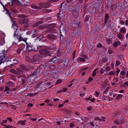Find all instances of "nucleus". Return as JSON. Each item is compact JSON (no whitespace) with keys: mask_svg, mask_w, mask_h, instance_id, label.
I'll use <instances>...</instances> for the list:
<instances>
[{"mask_svg":"<svg viewBox=\"0 0 128 128\" xmlns=\"http://www.w3.org/2000/svg\"><path fill=\"white\" fill-rule=\"evenodd\" d=\"M72 0H67L66 1H65L63 3H62L61 4V6H62L64 5L65 4V6H66L69 3L71 2Z\"/></svg>","mask_w":128,"mask_h":128,"instance_id":"6e6552de","label":"nucleus"},{"mask_svg":"<svg viewBox=\"0 0 128 128\" xmlns=\"http://www.w3.org/2000/svg\"><path fill=\"white\" fill-rule=\"evenodd\" d=\"M100 73L102 74L104 72V70L102 68H101L100 70Z\"/></svg>","mask_w":128,"mask_h":128,"instance_id":"a18cd8bd","label":"nucleus"},{"mask_svg":"<svg viewBox=\"0 0 128 128\" xmlns=\"http://www.w3.org/2000/svg\"><path fill=\"white\" fill-rule=\"evenodd\" d=\"M108 82V81L107 79H106L104 80V84H106Z\"/></svg>","mask_w":128,"mask_h":128,"instance_id":"c03bdc74","label":"nucleus"},{"mask_svg":"<svg viewBox=\"0 0 128 128\" xmlns=\"http://www.w3.org/2000/svg\"><path fill=\"white\" fill-rule=\"evenodd\" d=\"M6 84L8 86L11 87L13 86L14 83L12 82L9 81L7 82L6 83Z\"/></svg>","mask_w":128,"mask_h":128,"instance_id":"0eeeda50","label":"nucleus"},{"mask_svg":"<svg viewBox=\"0 0 128 128\" xmlns=\"http://www.w3.org/2000/svg\"><path fill=\"white\" fill-rule=\"evenodd\" d=\"M56 24H50L48 26V28H52L56 26Z\"/></svg>","mask_w":128,"mask_h":128,"instance_id":"a878e982","label":"nucleus"},{"mask_svg":"<svg viewBox=\"0 0 128 128\" xmlns=\"http://www.w3.org/2000/svg\"><path fill=\"white\" fill-rule=\"evenodd\" d=\"M124 84L125 85H128V81H127L126 82H125Z\"/></svg>","mask_w":128,"mask_h":128,"instance_id":"774afa93","label":"nucleus"},{"mask_svg":"<svg viewBox=\"0 0 128 128\" xmlns=\"http://www.w3.org/2000/svg\"><path fill=\"white\" fill-rule=\"evenodd\" d=\"M10 72L12 73L15 74H18V72L16 71L15 70L13 69H10Z\"/></svg>","mask_w":128,"mask_h":128,"instance_id":"aec40b11","label":"nucleus"},{"mask_svg":"<svg viewBox=\"0 0 128 128\" xmlns=\"http://www.w3.org/2000/svg\"><path fill=\"white\" fill-rule=\"evenodd\" d=\"M120 41L115 42L113 44V46L115 47H116L120 45Z\"/></svg>","mask_w":128,"mask_h":128,"instance_id":"ddd939ff","label":"nucleus"},{"mask_svg":"<svg viewBox=\"0 0 128 128\" xmlns=\"http://www.w3.org/2000/svg\"><path fill=\"white\" fill-rule=\"evenodd\" d=\"M50 4L46 2H41L38 4V6L40 9L42 8H46L50 6Z\"/></svg>","mask_w":128,"mask_h":128,"instance_id":"7ed1b4c3","label":"nucleus"},{"mask_svg":"<svg viewBox=\"0 0 128 128\" xmlns=\"http://www.w3.org/2000/svg\"><path fill=\"white\" fill-rule=\"evenodd\" d=\"M2 125L6 126V127L5 128H13L12 126H10L9 125L8 126L2 124Z\"/></svg>","mask_w":128,"mask_h":128,"instance_id":"7c9ffc66","label":"nucleus"},{"mask_svg":"<svg viewBox=\"0 0 128 128\" xmlns=\"http://www.w3.org/2000/svg\"><path fill=\"white\" fill-rule=\"evenodd\" d=\"M32 58L34 61H36L37 60H39V55L38 54H36Z\"/></svg>","mask_w":128,"mask_h":128,"instance_id":"423d86ee","label":"nucleus"},{"mask_svg":"<svg viewBox=\"0 0 128 128\" xmlns=\"http://www.w3.org/2000/svg\"><path fill=\"white\" fill-rule=\"evenodd\" d=\"M125 25L126 26L128 25V18H127L126 20Z\"/></svg>","mask_w":128,"mask_h":128,"instance_id":"49530a36","label":"nucleus"},{"mask_svg":"<svg viewBox=\"0 0 128 128\" xmlns=\"http://www.w3.org/2000/svg\"><path fill=\"white\" fill-rule=\"evenodd\" d=\"M107 60L106 58H103L102 60V62H107Z\"/></svg>","mask_w":128,"mask_h":128,"instance_id":"79ce46f5","label":"nucleus"},{"mask_svg":"<svg viewBox=\"0 0 128 128\" xmlns=\"http://www.w3.org/2000/svg\"><path fill=\"white\" fill-rule=\"evenodd\" d=\"M10 90V88H8L7 86H6L5 89L4 90V92L8 91L9 90Z\"/></svg>","mask_w":128,"mask_h":128,"instance_id":"2f4dec72","label":"nucleus"},{"mask_svg":"<svg viewBox=\"0 0 128 128\" xmlns=\"http://www.w3.org/2000/svg\"><path fill=\"white\" fill-rule=\"evenodd\" d=\"M89 16H86L85 18V20L86 21H88L89 19Z\"/></svg>","mask_w":128,"mask_h":128,"instance_id":"58836bf2","label":"nucleus"},{"mask_svg":"<svg viewBox=\"0 0 128 128\" xmlns=\"http://www.w3.org/2000/svg\"><path fill=\"white\" fill-rule=\"evenodd\" d=\"M80 60L82 62H84L85 61V60L83 58H80Z\"/></svg>","mask_w":128,"mask_h":128,"instance_id":"e433bc0d","label":"nucleus"},{"mask_svg":"<svg viewBox=\"0 0 128 128\" xmlns=\"http://www.w3.org/2000/svg\"><path fill=\"white\" fill-rule=\"evenodd\" d=\"M45 11L48 12H51L52 11V10H45Z\"/></svg>","mask_w":128,"mask_h":128,"instance_id":"8fccbe9b","label":"nucleus"},{"mask_svg":"<svg viewBox=\"0 0 128 128\" xmlns=\"http://www.w3.org/2000/svg\"><path fill=\"white\" fill-rule=\"evenodd\" d=\"M68 11H70L71 12H73L74 10L72 8H70L68 9Z\"/></svg>","mask_w":128,"mask_h":128,"instance_id":"3c124183","label":"nucleus"},{"mask_svg":"<svg viewBox=\"0 0 128 128\" xmlns=\"http://www.w3.org/2000/svg\"><path fill=\"white\" fill-rule=\"evenodd\" d=\"M72 26L73 27L75 26H74L75 27L79 28L81 27L82 25L79 22L77 24H72Z\"/></svg>","mask_w":128,"mask_h":128,"instance_id":"1a4fd4ad","label":"nucleus"},{"mask_svg":"<svg viewBox=\"0 0 128 128\" xmlns=\"http://www.w3.org/2000/svg\"><path fill=\"white\" fill-rule=\"evenodd\" d=\"M23 24H26L28 22V20L26 18H24L23 19Z\"/></svg>","mask_w":128,"mask_h":128,"instance_id":"4be33fe9","label":"nucleus"},{"mask_svg":"<svg viewBox=\"0 0 128 128\" xmlns=\"http://www.w3.org/2000/svg\"><path fill=\"white\" fill-rule=\"evenodd\" d=\"M48 31L50 33L54 32V30L53 29H52L50 30H49Z\"/></svg>","mask_w":128,"mask_h":128,"instance_id":"69168bd1","label":"nucleus"},{"mask_svg":"<svg viewBox=\"0 0 128 128\" xmlns=\"http://www.w3.org/2000/svg\"><path fill=\"white\" fill-rule=\"evenodd\" d=\"M3 40L2 38L0 37V45H2L3 44Z\"/></svg>","mask_w":128,"mask_h":128,"instance_id":"72a5a7b5","label":"nucleus"},{"mask_svg":"<svg viewBox=\"0 0 128 128\" xmlns=\"http://www.w3.org/2000/svg\"><path fill=\"white\" fill-rule=\"evenodd\" d=\"M102 45L101 43H98L97 46L98 48H101L102 47Z\"/></svg>","mask_w":128,"mask_h":128,"instance_id":"f704fd0d","label":"nucleus"},{"mask_svg":"<svg viewBox=\"0 0 128 128\" xmlns=\"http://www.w3.org/2000/svg\"><path fill=\"white\" fill-rule=\"evenodd\" d=\"M99 93L98 92H95V95L96 96H97L99 95Z\"/></svg>","mask_w":128,"mask_h":128,"instance_id":"bf43d9fd","label":"nucleus"},{"mask_svg":"<svg viewBox=\"0 0 128 128\" xmlns=\"http://www.w3.org/2000/svg\"><path fill=\"white\" fill-rule=\"evenodd\" d=\"M62 82V81L61 80H58L57 83V84H60V83Z\"/></svg>","mask_w":128,"mask_h":128,"instance_id":"0e129e2a","label":"nucleus"},{"mask_svg":"<svg viewBox=\"0 0 128 128\" xmlns=\"http://www.w3.org/2000/svg\"><path fill=\"white\" fill-rule=\"evenodd\" d=\"M76 50L74 51V52L72 54V55L73 56V58H74L75 57V54Z\"/></svg>","mask_w":128,"mask_h":128,"instance_id":"680f3d73","label":"nucleus"},{"mask_svg":"<svg viewBox=\"0 0 128 128\" xmlns=\"http://www.w3.org/2000/svg\"><path fill=\"white\" fill-rule=\"evenodd\" d=\"M126 72L124 71H121L120 72V74L122 76L125 75Z\"/></svg>","mask_w":128,"mask_h":128,"instance_id":"4c0bfd02","label":"nucleus"},{"mask_svg":"<svg viewBox=\"0 0 128 128\" xmlns=\"http://www.w3.org/2000/svg\"><path fill=\"white\" fill-rule=\"evenodd\" d=\"M74 125V124L73 123H70V127L71 128H73Z\"/></svg>","mask_w":128,"mask_h":128,"instance_id":"ea45409f","label":"nucleus"},{"mask_svg":"<svg viewBox=\"0 0 128 128\" xmlns=\"http://www.w3.org/2000/svg\"><path fill=\"white\" fill-rule=\"evenodd\" d=\"M114 123L118 125L120 124V123L117 120H114Z\"/></svg>","mask_w":128,"mask_h":128,"instance_id":"a19ab883","label":"nucleus"},{"mask_svg":"<svg viewBox=\"0 0 128 128\" xmlns=\"http://www.w3.org/2000/svg\"><path fill=\"white\" fill-rule=\"evenodd\" d=\"M116 5L113 4L111 8L112 11H114L116 10Z\"/></svg>","mask_w":128,"mask_h":128,"instance_id":"6ab92c4d","label":"nucleus"},{"mask_svg":"<svg viewBox=\"0 0 128 128\" xmlns=\"http://www.w3.org/2000/svg\"><path fill=\"white\" fill-rule=\"evenodd\" d=\"M55 37L53 35L49 34L47 36V38L49 39H54Z\"/></svg>","mask_w":128,"mask_h":128,"instance_id":"a211bd4d","label":"nucleus"},{"mask_svg":"<svg viewBox=\"0 0 128 128\" xmlns=\"http://www.w3.org/2000/svg\"><path fill=\"white\" fill-rule=\"evenodd\" d=\"M7 119L11 122H12V118H7Z\"/></svg>","mask_w":128,"mask_h":128,"instance_id":"603ef678","label":"nucleus"},{"mask_svg":"<svg viewBox=\"0 0 128 128\" xmlns=\"http://www.w3.org/2000/svg\"><path fill=\"white\" fill-rule=\"evenodd\" d=\"M23 19L22 20L21 19H19L18 20V22L20 24H23Z\"/></svg>","mask_w":128,"mask_h":128,"instance_id":"c756f323","label":"nucleus"},{"mask_svg":"<svg viewBox=\"0 0 128 128\" xmlns=\"http://www.w3.org/2000/svg\"><path fill=\"white\" fill-rule=\"evenodd\" d=\"M120 62L118 61H117L116 62V63L115 64V66H118V65L120 64Z\"/></svg>","mask_w":128,"mask_h":128,"instance_id":"c9c22d12","label":"nucleus"},{"mask_svg":"<svg viewBox=\"0 0 128 128\" xmlns=\"http://www.w3.org/2000/svg\"><path fill=\"white\" fill-rule=\"evenodd\" d=\"M36 94H30L28 95V96H34Z\"/></svg>","mask_w":128,"mask_h":128,"instance_id":"4d7b16f0","label":"nucleus"},{"mask_svg":"<svg viewBox=\"0 0 128 128\" xmlns=\"http://www.w3.org/2000/svg\"><path fill=\"white\" fill-rule=\"evenodd\" d=\"M4 89V87L3 86H2L0 87V91H2Z\"/></svg>","mask_w":128,"mask_h":128,"instance_id":"e2e57ef3","label":"nucleus"},{"mask_svg":"<svg viewBox=\"0 0 128 128\" xmlns=\"http://www.w3.org/2000/svg\"><path fill=\"white\" fill-rule=\"evenodd\" d=\"M50 51L46 50H40V53L42 54H46L47 56H49L50 54Z\"/></svg>","mask_w":128,"mask_h":128,"instance_id":"20e7f679","label":"nucleus"},{"mask_svg":"<svg viewBox=\"0 0 128 128\" xmlns=\"http://www.w3.org/2000/svg\"><path fill=\"white\" fill-rule=\"evenodd\" d=\"M94 119L95 120H98L99 121H101V119H100L98 117H95L94 118Z\"/></svg>","mask_w":128,"mask_h":128,"instance_id":"09e8293b","label":"nucleus"},{"mask_svg":"<svg viewBox=\"0 0 128 128\" xmlns=\"http://www.w3.org/2000/svg\"><path fill=\"white\" fill-rule=\"evenodd\" d=\"M22 50V48H19L16 51V52L18 54H19L21 52Z\"/></svg>","mask_w":128,"mask_h":128,"instance_id":"c85d7f7f","label":"nucleus"},{"mask_svg":"<svg viewBox=\"0 0 128 128\" xmlns=\"http://www.w3.org/2000/svg\"><path fill=\"white\" fill-rule=\"evenodd\" d=\"M127 46L126 44L123 45L121 47L120 50L121 51H124L126 49V47Z\"/></svg>","mask_w":128,"mask_h":128,"instance_id":"f3484780","label":"nucleus"},{"mask_svg":"<svg viewBox=\"0 0 128 128\" xmlns=\"http://www.w3.org/2000/svg\"><path fill=\"white\" fill-rule=\"evenodd\" d=\"M26 70V68L25 65H23L20 66V67L18 68L17 70L18 71L21 72H24Z\"/></svg>","mask_w":128,"mask_h":128,"instance_id":"39448f33","label":"nucleus"},{"mask_svg":"<svg viewBox=\"0 0 128 128\" xmlns=\"http://www.w3.org/2000/svg\"><path fill=\"white\" fill-rule=\"evenodd\" d=\"M33 46L32 45H27V50L29 51L33 50Z\"/></svg>","mask_w":128,"mask_h":128,"instance_id":"9d476101","label":"nucleus"},{"mask_svg":"<svg viewBox=\"0 0 128 128\" xmlns=\"http://www.w3.org/2000/svg\"><path fill=\"white\" fill-rule=\"evenodd\" d=\"M90 124L92 126H94L93 122H90Z\"/></svg>","mask_w":128,"mask_h":128,"instance_id":"6e6d98bb","label":"nucleus"},{"mask_svg":"<svg viewBox=\"0 0 128 128\" xmlns=\"http://www.w3.org/2000/svg\"><path fill=\"white\" fill-rule=\"evenodd\" d=\"M98 70V68H96L93 70V74L92 75V76H93L94 77L95 76L96 73V72Z\"/></svg>","mask_w":128,"mask_h":128,"instance_id":"b1692460","label":"nucleus"},{"mask_svg":"<svg viewBox=\"0 0 128 128\" xmlns=\"http://www.w3.org/2000/svg\"><path fill=\"white\" fill-rule=\"evenodd\" d=\"M64 105L63 104H60L59 105L58 107L59 108H61Z\"/></svg>","mask_w":128,"mask_h":128,"instance_id":"338daca9","label":"nucleus"},{"mask_svg":"<svg viewBox=\"0 0 128 128\" xmlns=\"http://www.w3.org/2000/svg\"><path fill=\"white\" fill-rule=\"evenodd\" d=\"M122 95L121 94H118L116 97V98L118 100H119L122 97Z\"/></svg>","mask_w":128,"mask_h":128,"instance_id":"393cba45","label":"nucleus"},{"mask_svg":"<svg viewBox=\"0 0 128 128\" xmlns=\"http://www.w3.org/2000/svg\"><path fill=\"white\" fill-rule=\"evenodd\" d=\"M28 107H32L33 106V105L31 103H29L28 104Z\"/></svg>","mask_w":128,"mask_h":128,"instance_id":"de8ad7c7","label":"nucleus"},{"mask_svg":"<svg viewBox=\"0 0 128 128\" xmlns=\"http://www.w3.org/2000/svg\"><path fill=\"white\" fill-rule=\"evenodd\" d=\"M117 36L120 39H122L123 38V36L120 33L118 34L117 35Z\"/></svg>","mask_w":128,"mask_h":128,"instance_id":"5701e85b","label":"nucleus"},{"mask_svg":"<svg viewBox=\"0 0 128 128\" xmlns=\"http://www.w3.org/2000/svg\"><path fill=\"white\" fill-rule=\"evenodd\" d=\"M120 24H124V22H123V21L122 20H120Z\"/></svg>","mask_w":128,"mask_h":128,"instance_id":"5fc2aeb1","label":"nucleus"},{"mask_svg":"<svg viewBox=\"0 0 128 128\" xmlns=\"http://www.w3.org/2000/svg\"><path fill=\"white\" fill-rule=\"evenodd\" d=\"M126 29L125 28V27H123L120 29V31L122 33L125 34L126 32Z\"/></svg>","mask_w":128,"mask_h":128,"instance_id":"2eb2a0df","label":"nucleus"},{"mask_svg":"<svg viewBox=\"0 0 128 128\" xmlns=\"http://www.w3.org/2000/svg\"><path fill=\"white\" fill-rule=\"evenodd\" d=\"M47 49L49 50H53L54 49V48H52L50 46H49L47 48Z\"/></svg>","mask_w":128,"mask_h":128,"instance_id":"864d4df0","label":"nucleus"},{"mask_svg":"<svg viewBox=\"0 0 128 128\" xmlns=\"http://www.w3.org/2000/svg\"><path fill=\"white\" fill-rule=\"evenodd\" d=\"M43 23V22L42 21H40L36 23L35 24H34V26L36 27L38 26V27L39 26V25L42 23Z\"/></svg>","mask_w":128,"mask_h":128,"instance_id":"4468645a","label":"nucleus"},{"mask_svg":"<svg viewBox=\"0 0 128 128\" xmlns=\"http://www.w3.org/2000/svg\"><path fill=\"white\" fill-rule=\"evenodd\" d=\"M109 73L110 75H114V72L113 71H110Z\"/></svg>","mask_w":128,"mask_h":128,"instance_id":"37998d69","label":"nucleus"},{"mask_svg":"<svg viewBox=\"0 0 128 128\" xmlns=\"http://www.w3.org/2000/svg\"><path fill=\"white\" fill-rule=\"evenodd\" d=\"M108 52L110 54H112V51L111 50H108Z\"/></svg>","mask_w":128,"mask_h":128,"instance_id":"052dcab7","label":"nucleus"},{"mask_svg":"<svg viewBox=\"0 0 128 128\" xmlns=\"http://www.w3.org/2000/svg\"><path fill=\"white\" fill-rule=\"evenodd\" d=\"M31 6L33 8L36 9H40L39 6H38V4L37 5L35 4H31Z\"/></svg>","mask_w":128,"mask_h":128,"instance_id":"f8f14e48","label":"nucleus"},{"mask_svg":"<svg viewBox=\"0 0 128 128\" xmlns=\"http://www.w3.org/2000/svg\"><path fill=\"white\" fill-rule=\"evenodd\" d=\"M92 109V108L91 107H89L87 108V110H90Z\"/></svg>","mask_w":128,"mask_h":128,"instance_id":"13d9d810","label":"nucleus"},{"mask_svg":"<svg viewBox=\"0 0 128 128\" xmlns=\"http://www.w3.org/2000/svg\"><path fill=\"white\" fill-rule=\"evenodd\" d=\"M18 17L20 18H22L26 17L27 16L24 14H22L18 15Z\"/></svg>","mask_w":128,"mask_h":128,"instance_id":"bb28decb","label":"nucleus"},{"mask_svg":"<svg viewBox=\"0 0 128 128\" xmlns=\"http://www.w3.org/2000/svg\"><path fill=\"white\" fill-rule=\"evenodd\" d=\"M26 121V120H24L23 121H20L18 122V123L22 125H25L26 124L25 123Z\"/></svg>","mask_w":128,"mask_h":128,"instance_id":"412c9836","label":"nucleus"},{"mask_svg":"<svg viewBox=\"0 0 128 128\" xmlns=\"http://www.w3.org/2000/svg\"><path fill=\"white\" fill-rule=\"evenodd\" d=\"M11 61L12 63V64L13 65L17 64L18 63V61L16 59H12L11 60Z\"/></svg>","mask_w":128,"mask_h":128,"instance_id":"dca6fc26","label":"nucleus"},{"mask_svg":"<svg viewBox=\"0 0 128 128\" xmlns=\"http://www.w3.org/2000/svg\"><path fill=\"white\" fill-rule=\"evenodd\" d=\"M14 37L16 38L18 40V42H20L22 41L26 42L27 39L26 38H24L21 35L18 34L17 33L16 31L14 34Z\"/></svg>","mask_w":128,"mask_h":128,"instance_id":"f03ea898","label":"nucleus"},{"mask_svg":"<svg viewBox=\"0 0 128 128\" xmlns=\"http://www.w3.org/2000/svg\"><path fill=\"white\" fill-rule=\"evenodd\" d=\"M40 29H43L45 28V26H42L41 25V24L39 25V26L38 27Z\"/></svg>","mask_w":128,"mask_h":128,"instance_id":"473e14b6","label":"nucleus"},{"mask_svg":"<svg viewBox=\"0 0 128 128\" xmlns=\"http://www.w3.org/2000/svg\"><path fill=\"white\" fill-rule=\"evenodd\" d=\"M7 13L8 15L12 20H13V18L14 16V14L8 11H7Z\"/></svg>","mask_w":128,"mask_h":128,"instance_id":"9b49d317","label":"nucleus"},{"mask_svg":"<svg viewBox=\"0 0 128 128\" xmlns=\"http://www.w3.org/2000/svg\"><path fill=\"white\" fill-rule=\"evenodd\" d=\"M4 50L0 51V65L2 62H6L7 60V58L5 56Z\"/></svg>","mask_w":128,"mask_h":128,"instance_id":"f257e3e1","label":"nucleus"},{"mask_svg":"<svg viewBox=\"0 0 128 128\" xmlns=\"http://www.w3.org/2000/svg\"><path fill=\"white\" fill-rule=\"evenodd\" d=\"M40 70V68H38L35 71V72L34 73H33L32 74V76L36 75L37 74V71L38 70V71Z\"/></svg>","mask_w":128,"mask_h":128,"instance_id":"cd10ccee","label":"nucleus"}]
</instances>
